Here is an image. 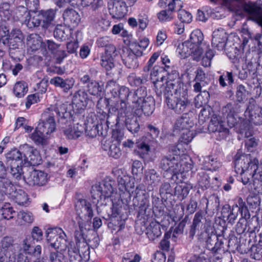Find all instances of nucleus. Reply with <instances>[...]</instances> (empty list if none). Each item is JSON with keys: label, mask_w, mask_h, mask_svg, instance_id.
Wrapping results in <instances>:
<instances>
[{"label": "nucleus", "mask_w": 262, "mask_h": 262, "mask_svg": "<svg viewBox=\"0 0 262 262\" xmlns=\"http://www.w3.org/2000/svg\"><path fill=\"white\" fill-rule=\"evenodd\" d=\"M199 115V118L202 121H205L206 119L211 118L208 126L210 132L218 133V139H226L229 135V129L225 126V121L220 119V117L214 113L213 109L209 105L202 107Z\"/></svg>", "instance_id": "obj_3"}, {"label": "nucleus", "mask_w": 262, "mask_h": 262, "mask_svg": "<svg viewBox=\"0 0 262 262\" xmlns=\"http://www.w3.org/2000/svg\"><path fill=\"white\" fill-rule=\"evenodd\" d=\"M5 157L7 162H16V163L23 165L22 152L16 148L10 150L6 154Z\"/></svg>", "instance_id": "obj_45"}, {"label": "nucleus", "mask_w": 262, "mask_h": 262, "mask_svg": "<svg viewBox=\"0 0 262 262\" xmlns=\"http://www.w3.org/2000/svg\"><path fill=\"white\" fill-rule=\"evenodd\" d=\"M23 155V165H26L33 153V148L28 144H25L20 147Z\"/></svg>", "instance_id": "obj_60"}, {"label": "nucleus", "mask_w": 262, "mask_h": 262, "mask_svg": "<svg viewBox=\"0 0 262 262\" xmlns=\"http://www.w3.org/2000/svg\"><path fill=\"white\" fill-rule=\"evenodd\" d=\"M31 11L28 10L27 7L19 6L17 7L15 11V17L16 20L25 24Z\"/></svg>", "instance_id": "obj_47"}, {"label": "nucleus", "mask_w": 262, "mask_h": 262, "mask_svg": "<svg viewBox=\"0 0 262 262\" xmlns=\"http://www.w3.org/2000/svg\"><path fill=\"white\" fill-rule=\"evenodd\" d=\"M75 208L77 214L83 213L85 218L87 216L88 218L85 219L88 222L92 219L93 216V211L91 203L86 200L78 199L75 204Z\"/></svg>", "instance_id": "obj_28"}, {"label": "nucleus", "mask_w": 262, "mask_h": 262, "mask_svg": "<svg viewBox=\"0 0 262 262\" xmlns=\"http://www.w3.org/2000/svg\"><path fill=\"white\" fill-rule=\"evenodd\" d=\"M154 143L153 140L148 139V137H143L141 142L137 146L142 152L147 154Z\"/></svg>", "instance_id": "obj_56"}, {"label": "nucleus", "mask_w": 262, "mask_h": 262, "mask_svg": "<svg viewBox=\"0 0 262 262\" xmlns=\"http://www.w3.org/2000/svg\"><path fill=\"white\" fill-rule=\"evenodd\" d=\"M62 16L64 23L69 27L77 26L81 20L79 13L72 8L66 9L62 14Z\"/></svg>", "instance_id": "obj_27"}, {"label": "nucleus", "mask_w": 262, "mask_h": 262, "mask_svg": "<svg viewBox=\"0 0 262 262\" xmlns=\"http://www.w3.org/2000/svg\"><path fill=\"white\" fill-rule=\"evenodd\" d=\"M103 218L109 221L107 223V226L112 230V232L113 231L118 232L124 228V221L121 220V217H110V218H108V217L103 216Z\"/></svg>", "instance_id": "obj_41"}, {"label": "nucleus", "mask_w": 262, "mask_h": 262, "mask_svg": "<svg viewBox=\"0 0 262 262\" xmlns=\"http://www.w3.org/2000/svg\"><path fill=\"white\" fill-rule=\"evenodd\" d=\"M148 97L147 89L145 86H140L132 93L130 99L133 103L137 104Z\"/></svg>", "instance_id": "obj_40"}, {"label": "nucleus", "mask_w": 262, "mask_h": 262, "mask_svg": "<svg viewBox=\"0 0 262 262\" xmlns=\"http://www.w3.org/2000/svg\"><path fill=\"white\" fill-rule=\"evenodd\" d=\"M100 128L102 129L101 124H94L92 127L91 126H86L85 129V134L91 138L96 137L97 135L105 136L103 132L100 130Z\"/></svg>", "instance_id": "obj_53"}, {"label": "nucleus", "mask_w": 262, "mask_h": 262, "mask_svg": "<svg viewBox=\"0 0 262 262\" xmlns=\"http://www.w3.org/2000/svg\"><path fill=\"white\" fill-rule=\"evenodd\" d=\"M48 173L44 171L34 170L30 171L27 176H24L26 183L31 186H43L49 180Z\"/></svg>", "instance_id": "obj_12"}, {"label": "nucleus", "mask_w": 262, "mask_h": 262, "mask_svg": "<svg viewBox=\"0 0 262 262\" xmlns=\"http://www.w3.org/2000/svg\"><path fill=\"white\" fill-rule=\"evenodd\" d=\"M160 86L157 91V95L161 97L163 95L167 106L178 114L190 112L192 107L190 101L188 99L186 89L179 85H174L171 82L167 86Z\"/></svg>", "instance_id": "obj_2"}, {"label": "nucleus", "mask_w": 262, "mask_h": 262, "mask_svg": "<svg viewBox=\"0 0 262 262\" xmlns=\"http://www.w3.org/2000/svg\"><path fill=\"white\" fill-rule=\"evenodd\" d=\"M145 178L147 184V190L151 191L157 187L161 181V177L154 169H150L144 172Z\"/></svg>", "instance_id": "obj_29"}, {"label": "nucleus", "mask_w": 262, "mask_h": 262, "mask_svg": "<svg viewBox=\"0 0 262 262\" xmlns=\"http://www.w3.org/2000/svg\"><path fill=\"white\" fill-rule=\"evenodd\" d=\"M83 256L79 253L72 249H69L68 254L69 262H86L90 259V252L88 247L83 252ZM49 259L51 262H66L64 255L58 250L51 251L49 255Z\"/></svg>", "instance_id": "obj_8"}, {"label": "nucleus", "mask_w": 262, "mask_h": 262, "mask_svg": "<svg viewBox=\"0 0 262 262\" xmlns=\"http://www.w3.org/2000/svg\"><path fill=\"white\" fill-rule=\"evenodd\" d=\"M30 138L37 145H45L47 143V136L42 131L36 127L34 132L31 135Z\"/></svg>", "instance_id": "obj_49"}, {"label": "nucleus", "mask_w": 262, "mask_h": 262, "mask_svg": "<svg viewBox=\"0 0 262 262\" xmlns=\"http://www.w3.org/2000/svg\"><path fill=\"white\" fill-rule=\"evenodd\" d=\"M161 225L156 221L151 222L147 226L145 229V233L149 240L154 241L161 235Z\"/></svg>", "instance_id": "obj_33"}, {"label": "nucleus", "mask_w": 262, "mask_h": 262, "mask_svg": "<svg viewBox=\"0 0 262 262\" xmlns=\"http://www.w3.org/2000/svg\"><path fill=\"white\" fill-rule=\"evenodd\" d=\"M220 237L221 236L217 235L211 229L208 238L205 243L206 248L214 253H217L222 248H224L223 245L224 241L227 242V246L229 247V239L220 238Z\"/></svg>", "instance_id": "obj_22"}, {"label": "nucleus", "mask_w": 262, "mask_h": 262, "mask_svg": "<svg viewBox=\"0 0 262 262\" xmlns=\"http://www.w3.org/2000/svg\"><path fill=\"white\" fill-rule=\"evenodd\" d=\"M42 119L37 127L47 136L53 133L56 128L54 113L46 112L42 115Z\"/></svg>", "instance_id": "obj_17"}, {"label": "nucleus", "mask_w": 262, "mask_h": 262, "mask_svg": "<svg viewBox=\"0 0 262 262\" xmlns=\"http://www.w3.org/2000/svg\"><path fill=\"white\" fill-rule=\"evenodd\" d=\"M30 235H27L22 242L21 248L25 253L35 258L33 262H40L42 251L41 247L40 245H37L35 247H32Z\"/></svg>", "instance_id": "obj_21"}, {"label": "nucleus", "mask_w": 262, "mask_h": 262, "mask_svg": "<svg viewBox=\"0 0 262 262\" xmlns=\"http://www.w3.org/2000/svg\"><path fill=\"white\" fill-rule=\"evenodd\" d=\"M14 188V185L7 177H0V198H3V200L4 195L8 194L11 189Z\"/></svg>", "instance_id": "obj_42"}, {"label": "nucleus", "mask_w": 262, "mask_h": 262, "mask_svg": "<svg viewBox=\"0 0 262 262\" xmlns=\"http://www.w3.org/2000/svg\"><path fill=\"white\" fill-rule=\"evenodd\" d=\"M13 239L10 236H5L3 238L1 242L0 251H12L13 244Z\"/></svg>", "instance_id": "obj_62"}, {"label": "nucleus", "mask_w": 262, "mask_h": 262, "mask_svg": "<svg viewBox=\"0 0 262 262\" xmlns=\"http://www.w3.org/2000/svg\"><path fill=\"white\" fill-rule=\"evenodd\" d=\"M120 142L117 140L106 139L101 141V147L104 150H108V155L115 159L119 158L122 151L119 147Z\"/></svg>", "instance_id": "obj_20"}, {"label": "nucleus", "mask_w": 262, "mask_h": 262, "mask_svg": "<svg viewBox=\"0 0 262 262\" xmlns=\"http://www.w3.org/2000/svg\"><path fill=\"white\" fill-rule=\"evenodd\" d=\"M137 105V108L135 113L138 117H141L143 114L148 116L152 114L155 108V100L152 96L148 95V97L139 102Z\"/></svg>", "instance_id": "obj_18"}, {"label": "nucleus", "mask_w": 262, "mask_h": 262, "mask_svg": "<svg viewBox=\"0 0 262 262\" xmlns=\"http://www.w3.org/2000/svg\"><path fill=\"white\" fill-rule=\"evenodd\" d=\"M159 166L163 170L170 172L172 174L171 179L174 181L182 177V165L180 164V157L177 154H169L162 156Z\"/></svg>", "instance_id": "obj_6"}, {"label": "nucleus", "mask_w": 262, "mask_h": 262, "mask_svg": "<svg viewBox=\"0 0 262 262\" xmlns=\"http://www.w3.org/2000/svg\"><path fill=\"white\" fill-rule=\"evenodd\" d=\"M194 125L193 120L188 116V114L184 113L178 118L174 124V128L178 130H189Z\"/></svg>", "instance_id": "obj_31"}, {"label": "nucleus", "mask_w": 262, "mask_h": 262, "mask_svg": "<svg viewBox=\"0 0 262 262\" xmlns=\"http://www.w3.org/2000/svg\"><path fill=\"white\" fill-rule=\"evenodd\" d=\"M232 39L233 46L238 51H244V48L248 42V39L245 37L241 40L239 36L236 33H230V39Z\"/></svg>", "instance_id": "obj_48"}, {"label": "nucleus", "mask_w": 262, "mask_h": 262, "mask_svg": "<svg viewBox=\"0 0 262 262\" xmlns=\"http://www.w3.org/2000/svg\"><path fill=\"white\" fill-rule=\"evenodd\" d=\"M108 8L112 17L117 19L124 17L127 12L126 3L122 0H111Z\"/></svg>", "instance_id": "obj_16"}, {"label": "nucleus", "mask_w": 262, "mask_h": 262, "mask_svg": "<svg viewBox=\"0 0 262 262\" xmlns=\"http://www.w3.org/2000/svg\"><path fill=\"white\" fill-rule=\"evenodd\" d=\"M228 38V34L224 29L220 28L215 30L212 33V46L218 50H224Z\"/></svg>", "instance_id": "obj_24"}, {"label": "nucleus", "mask_w": 262, "mask_h": 262, "mask_svg": "<svg viewBox=\"0 0 262 262\" xmlns=\"http://www.w3.org/2000/svg\"><path fill=\"white\" fill-rule=\"evenodd\" d=\"M86 91L92 95L100 96L102 88L99 85V83L95 80H93L88 84L84 86Z\"/></svg>", "instance_id": "obj_55"}, {"label": "nucleus", "mask_w": 262, "mask_h": 262, "mask_svg": "<svg viewBox=\"0 0 262 262\" xmlns=\"http://www.w3.org/2000/svg\"><path fill=\"white\" fill-rule=\"evenodd\" d=\"M10 173L13 178L16 180H20L21 178L22 174L24 172L23 170V166L24 165H21L18 163H16V162L10 163Z\"/></svg>", "instance_id": "obj_52"}, {"label": "nucleus", "mask_w": 262, "mask_h": 262, "mask_svg": "<svg viewBox=\"0 0 262 262\" xmlns=\"http://www.w3.org/2000/svg\"><path fill=\"white\" fill-rule=\"evenodd\" d=\"M67 110V104H62L57 107L54 111L50 112L49 113H54V117L56 116L61 118L67 119L70 118L72 115L71 113L70 112H68Z\"/></svg>", "instance_id": "obj_54"}, {"label": "nucleus", "mask_w": 262, "mask_h": 262, "mask_svg": "<svg viewBox=\"0 0 262 262\" xmlns=\"http://www.w3.org/2000/svg\"><path fill=\"white\" fill-rule=\"evenodd\" d=\"M8 31H4L0 29V43L2 42L5 45H7L10 49H15L18 48V46L21 42H16V40L11 37H8Z\"/></svg>", "instance_id": "obj_39"}, {"label": "nucleus", "mask_w": 262, "mask_h": 262, "mask_svg": "<svg viewBox=\"0 0 262 262\" xmlns=\"http://www.w3.org/2000/svg\"><path fill=\"white\" fill-rule=\"evenodd\" d=\"M90 19L98 31L106 30L110 26V21L108 20L97 14H93Z\"/></svg>", "instance_id": "obj_35"}, {"label": "nucleus", "mask_w": 262, "mask_h": 262, "mask_svg": "<svg viewBox=\"0 0 262 262\" xmlns=\"http://www.w3.org/2000/svg\"><path fill=\"white\" fill-rule=\"evenodd\" d=\"M16 255L13 251H0V262H15Z\"/></svg>", "instance_id": "obj_58"}, {"label": "nucleus", "mask_w": 262, "mask_h": 262, "mask_svg": "<svg viewBox=\"0 0 262 262\" xmlns=\"http://www.w3.org/2000/svg\"><path fill=\"white\" fill-rule=\"evenodd\" d=\"M242 162H241L242 164ZM240 161L236 160L235 162V170L237 173L243 175L249 174L251 178L253 179V185L255 193L258 194H262V170H260L258 166L252 163H248L249 167L244 169V167L241 166V169L239 167Z\"/></svg>", "instance_id": "obj_7"}, {"label": "nucleus", "mask_w": 262, "mask_h": 262, "mask_svg": "<svg viewBox=\"0 0 262 262\" xmlns=\"http://www.w3.org/2000/svg\"><path fill=\"white\" fill-rule=\"evenodd\" d=\"M57 10V8H55L39 11L43 29H48L55 26V17Z\"/></svg>", "instance_id": "obj_26"}, {"label": "nucleus", "mask_w": 262, "mask_h": 262, "mask_svg": "<svg viewBox=\"0 0 262 262\" xmlns=\"http://www.w3.org/2000/svg\"><path fill=\"white\" fill-rule=\"evenodd\" d=\"M236 14H248L250 18L262 26V9L255 3L245 2L244 0H230V11Z\"/></svg>", "instance_id": "obj_4"}, {"label": "nucleus", "mask_w": 262, "mask_h": 262, "mask_svg": "<svg viewBox=\"0 0 262 262\" xmlns=\"http://www.w3.org/2000/svg\"><path fill=\"white\" fill-rule=\"evenodd\" d=\"M8 194L18 205H23L27 202L28 195L22 189L17 190L14 187V189H11Z\"/></svg>", "instance_id": "obj_37"}, {"label": "nucleus", "mask_w": 262, "mask_h": 262, "mask_svg": "<svg viewBox=\"0 0 262 262\" xmlns=\"http://www.w3.org/2000/svg\"><path fill=\"white\" fill-rule=\"evenodd\" d=\"M50 83L55 87L61 89L63 93H70L72 95L71 90L74 85L75 80L73 78L63 79L61 77L55 76L50 79Z\"/></svg>", "instance_id": "obj_23"}, {"label": "nucleus", "mask_w": 262, "mask_h": 262, "mask_svg": "<svg viewBox=\"0 0 262 262\" xmlns=\"http://www.w3.org/2000/svg\"><path fill=\"white\" fill-rule=\"evenodd\" d=\"M28 90V84L24 81L17 82L13 88L14 94L18 98L24 97L27 93Z\"/></svg>", "instance_id": "obj_50"}, {"label": "nucleus", "mask_w": 262, "mask_h": 262, "mask_svg": "<svg viewBox=\"0 0 262 262\" xmlns=\"http://www.w3.org/2000/svg\"><path fill=\"white\" fill-rule=\"evenodd\" d=\"M97 211L102 212L104 216L110 218V217H120L122 207L120 204L114 203L111 200L104 203H101L97 205Z\"/></svg>", "instance_id": "obj_15"}, {"label": "nucleus", "mask_w": 262, "mask_h": 262, "mask_svg": "<svg viewBox=\"0 0 262 262\" xmlns=\"http://www.w3.org/2000/svg\"><path fill=\"white\" fill-rule=\"evenodd\" d=\"M27 43L32 51H36L41 47V38L37 34H31L27 37Z\"/></svg>", "instance_id": "obj_46"}, {"label": "nucleus", "mask_w": 262, "mask_h": 262, "mask_svg": "<svg viewBox=\"0 0 262 262\" xmlns=\"http://www.w3.org/2000/svg\"><path fill=\"white\" fill-rule=\"evenodd\" d=\"M143 188L144 186L142 185L137 187L135 190L136 196L134 197L133 200V205L134 206V209L138 208L139 215L146 214L148 207V201L146 198L145 191Z\"/></svg>", "instance_id": "obj_11"}, {"label": "nucleus", "mask_w": 262, "mask_h": 262, "mask_svg": "<svg viewBox=\"0 0 262 262\" xmlns=\"http://www.w3.org/2000/svg\"><path fill=\"white\" fill-rule=\"evenodd\" d=\"M113 182L109 178H106L92 187L91 191L92 198L96 201L94 202L97 203V205L110 200L109 197L113 191Z\"/></svg>", "instance_id": "obj_5"}, {"label": "nucleus", "mask_w": 262, "mask_h": 262, "mask_svg": "<svg viewBox=\"0 0 262 262\" xmlns=\"http://www.w3.org/2000/svg\"><path fill=\"white\" fill-rule=\"evenodd\" d=\"M204 39L203 34L199 29L193 31L190 35V38L186 43L191 44L194 48L195 55L198 57H201L203 53V50L201 47L202 41Z\"/></svg>", "instance_id": "obj_25"}, {"label": "nucleus", "mask_w": 262, "mask_h": 262, "mask_svg": "<svg viewBox=\"0 0 262 262\" xmlns=\"http://www.w3.org/2000/svg\"><path fill=\"white\" fill-rule=\"evenodd\" d=\"M142 54L143 52L141 50L138 49L134 51L130 49L126 48L123 50L121 57L124 64L127 68L135 69L139 66L138 57H141Z\"/></svg>", "instance_id": "obj_14"}, {"label": "nucleus", "mask_w": 262, "mask_h": 262, "mask_svg": "<svg viewBox=\"0 0 262 262\" xmlns=\"http://www.w3.org/2000/svg\"><path fill=\"white\" fill-rule=\"evenodd\" d=\"M246 120L251 124L259 125L262 124V108L255 103L254 100L249 102V104L245 112Z\"/></svg>", "instance_id": "obj_13"}, {"label": "nucleus", "mask_w": 262, "mask_h": 262, "mask_svg": "<svg viewBox=\"0 0 262 262\" xmlns=\"http://www.w3.org/2000/svg\"><path fill=\"white\" fill-rule=\"evenodd\" d=\"M54 36L56 39L63 41L70 40L72 36V30L62 25H57L54 30Z\"/></svg>", "instance_id": "obj_34"}, {"label": "nucleus", "mask_w": 262, "mask_h": 262, "mask_svg": "<svg viewBox=\"0 0 262 262\" xmlns=\"http://www.w3.org/2000/svg\"><path fill=\"white\" fill-rule=\"evenodd\" d=\"M147 128L148 130V133L144 137H148V139L153 140V142L155 143L160 134L159 129L151 124L147 125Z\"/></svg>", "instance_id": "obj_63"}, {"label": "nucleus", "mask_w": 262, "mask_h": 262, "mask_svg": "<svg viewBox=\"0 0 262 262\" xmlns=\"http://www.w3.org/2000/svg\"><path fill=\"white\" fill-rule=\"evenodd\" d=\"M10 6L8 3H3L0 4V16L4 20H9L11 16L10 9Z\"/></svg>", "instance_id": "obj_61"}, {"label": "nucleus", "mask_w": 262, "mask_h": 262, "mask_svg": "<svg viewBox=\"0 0 262 262\" xmlns=\"http://www.w3.org/2000/svg\"><path fill=\"white\" fill-rule=\"evenodd\" d=\"M94 104L85 91L80 90L76 92L72 99V107L74 113L82 114L88 105L91 107Z\"/></svg>", "instance_id": "obj_10"}, {"label": "nucleus", "mask_w": 262, "mask_h": 262, "mask_svg": "<svg viewBox=\"0 0 262 262\" xmlns=\"http://www.w3.org/2000/svg\"><path fill=\"white\" fill-rule=\"evenodd\" d=\"M114 60L113 58L101 56L100 64L106 71H110L115 67Z\"/></svg>", "instance_id": "obj_64"}, {"label": "nucleus", "mask_w": 262, "mask_h": 262, "mask_svg": "<svg viewBox=\"0 0 262 262\" xmlns=\"http://www.w3.org/2000/svg\"><path fill=\"white\" fill-rule=\"evenodd\" d=\"M199 186L202 190H206L210 187L209 174L205 171H200L196 176Z\"/></svg>", "instance_id": "obj_43"}, {"label": "nucleus", "mask_w": 262, "mask_h": 262, "mask_svg": "<svg viewBox=\"0 0 262 262\" xmlns=\"http://www.w3.org/2000/svg\"><path fill=\"white\" fill-rule=\"evenodd\" d=\"M128 81L132 86H139L147 81V76L142 75V76H137L134 74L130 75L128 77Z\"/></svg>", "instance_id": "obj_57"}, {"label": "nucleus", "mask_w": 262, "mask_h": 262, "mask_svg": "<svg viewBox=\"0 0 262 262\" xmlns=\"http://www.w3.org/2000/svg\"><path fill=\"white\" fill-rule=\"evenodd\" d=\"M159 194L162 200H166L167 199L168 195L170 196L174 195V189L169 183L164 182L160 187Z\"/></svg>", "instance_id": "obj_51"}, {"label": "nucleus", "mask_w": 262, "mask_h": 262, "mask_svg": "<svg viewBox=\"0 0 262 262\" xmlns=\"http://www.w3.org/2000/svg\"><path fill=\"white\" fill-rule=\"evenodd\" d=\"M187 42V40L182 42V43H179L177 46V51L182 56H186L187 54H191L194 60L199 61L201 57H198L197 55H195L194 48L191 46V44L186 43Z\"/></svg>", "instance_id": "obj_36"}, {"label": "nucleus", "mask_w": 262, "mask_h": 262, "mask_svg": "<svg viewBox=\"0 0 262 262\" xmlns=\"http://www.w3.org/2000/svg\"><path fill=\"white\" fill-rule=\"evenodd\" d=\"M180 178H179L178 180L176 181L177 183H181V184H177L174 187V195L177 196L179 200L182 201L187 196L193 186L191 184L183 183L182 180L180 179Z\"/></svg>", "instance_id": "obj_30"}, {"label": "nucleus", "mask_w": 262, "mask_h": 262, "mask_svg": "<svg viewBox=\"0 0 262 262\" xmlns=\"http://www.w3.org/2000/svg\"><path fill=\"white\" fill-rule=\"evenodd\" d=\"M106 86L114 98L118 97L120 99L119 101L111 104H110L108 99H105L106 105L108 107V113H104V117H106V123L108 127V124L115 123L113 120L116 121L115 124L117 125L122 117L126 115L125 111L128 110L126 101L129 96L132 97V93L129 88L119 85L113 80H109Z\"/></svg>", "instance_id": "obj_1"}, {"label": "nucleus", "mask_w": 262, "mask_h": 262, "mask_svg": "<svg viewBox=\"0 0 262 262\" xmlns=\"http://www.w3.org/2000/svg\"><path fill=\"white\" fill-rule=\"evenodd\" d=\"M126 115L124 116L120 120L119 123L117 125L115 124L116 121L113 120L114 123H111L109 125L113 126V124L117 126L120 122V121L124 122L125 125L127 129L133 134H137L140 129V125L139 124V119L137 116H134L128 110L126 111Z\"/></svg>", "instance_id": "obj_19"}, {"label": "nucleus", "mask_w": 262, "mask_h": 262, "mask_svg": "<svg viewBox=\"0 0 262 262\" xmlns=\"http://www.w3.org/2000/svg\"><path fill=\"white\" fill-rule=\"evenodd\" d=\"M164 76L163 75H161L160 77L161 80H159L158 78L154 82V86L155 88V92L157 93V91L160 89V86H157L159 84L161 85L162 86H167L168 83L171 82L174 85H179L181 86L180 84H178V82L176 84L173 82L174 80L179 79V73L177 70H171V71H168V80L165 83H163V80L164 79Z\"/></svg>", "instance_id": "obj_32"}, {"label": "nucleus", "mask_w": 262, "mask_h": 262, "mask_svg": "<svg viewBox=\"0 0 262 262\" xmlns=\"http://www.w3.org/2000/svg\"><path fill=\"white\" fill-rule=\"evenodd\" d=\"M47 240L49 246L54 250H64L67 248L66 235L60 228L55 227L47 231Z\"/></svg>", "instance_id": "obj_9"}, {"label": "nucleus", "mask_w": 262, "mask_h": 262, "mask_svg": "<svg viewBox=\"0 0 262 262\" xmlns=\"http://www.w3.org/2000/svg\"><path fill=\"white\" fill-rule=\"evenodd\" d=\"M25 24L30 29L41 26L42 21L39 11H31Z\"/></svg>", "instance_id": "obj_38"}, {"label": "nucleus", "mask_w": 262, "mask_h": 262, "mask_svg": "<svg viewBox=\"0 0 262 262\" xmlns=\"http://www.w3.org/2000/svg\"><path fill=\"white\" fill-rule=\"evenodd\" d=\"M210 99V94L206 90H204L201 93L198 94L194 99V104L196 108L207 105Z\"/></svg>", "instance_id": "obj_44"}, {"label": "nucleus", "mask_w": 262, "mask_h": 262, "mask_svg": "<svg viewBox=\"0 0 262 262\" xmlns=\"http://www.w3.org/2000/svg\"><path fill=\"white\" fill-rule=\"evenodd\" d=\"M237 204L233 206L232 210H237V213L239 212L242 217H246L248 213V209L245 205V203L242 198H239L237 201Z\"/></svg>", "instance_id": "obj_59"}]
</instances>
